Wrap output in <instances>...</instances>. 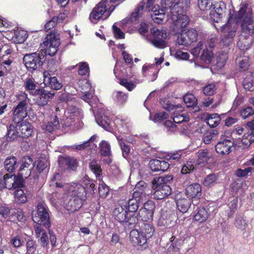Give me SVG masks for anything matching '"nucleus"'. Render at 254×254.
Returning a JSON list of instances; mask_svg holds the SVG:
<instances>
[{
    "label": "nucleus",
    "mask_w": 254,
    "mask_h": 254,
    "mask_svg": "<svg viewBox=\"0 0 254 254\" xmlns=\"http://www.w3.org/2000/svg\"><path fill=\"white\" fill-rule=\"evenodd\" d=\"M178 34L176 42L178 46L188 47L196 42L198 37V32L195 28H189L186 31L184 29L183 32Z\"/></svg>",
    "instance_id": "7"
},
{
    "label": "nucleus",
    "mask_w": 254,
    "mask_h": 254,
    "mask_svg": "<svg viewBox=\"0 0 254 254\" xmlns=\"http://www.w3.org/2000/svg\"><path fill=\"white\" fill-rule=\"evenodd\" d=\"M217 177L215 174H209L207 176H206V177H205L203 181V184L204 186L210 187L212 185H213Z\"/></svg>",
    "instance_id": "54"
},
{
    "label": "nucleus",
    "mask_w": 254,
    "mask_h": 254,
    "mask_svg": "<svg viewBox=\"0 0 254 254\" xmlns=\"http://www.w3.org/2000/svg\"><path fill=\"white\" fill-rule=\"evenodd\" d=\"M142 205H143V206L141 207V208H144L147 212H149L154 215L156 205L152 200H148L146 202L144 201Z\"/></svg>",
    "instance_id": "55"
},
{
    "label": "nucleus",
    "mask_w": 254,
    "mask_h": 254,
    "mask_svg": "<svg viewBox=\"0 0 254 254\" xmlns=\"http://www.w3.org/2000/svg\"><path fill=\"white\" fill-rule=\"evenodd\" d=\"M213 0H197V5L201 10H209L211 20L218 22L223 17L226 5L222 1L212 2Z\"/></svg>",
    "instance_id": "2"
},
{
    "label": "nucleus",
    "mask_w": 254,
    "mask_h": 254,
    "mask_svg": "<svg viewBox=\"0 0 254 254\" xmlns=\"http://www.w3.org/2000/svg\"><path fill=\"white\" fill-rule=\"evenodd\" d=\"M254 115V109L251 107L242 109L241 111V115L243 119H246Z\"/></svg>",
    "instance_id": "59"
},
{
    "label": "nucleus",
    "mask_w": 254,
    "mask_h": 254,
    "mask_svg": "<svg viewBox=\"0 0 254 254\" xmlns=\"http://www.w3.org/2000/svg\"><path fill=\"white\" fill-rule=\"evenodd\" d=\"M24 176L19 175L18 173L17 175L14 176V181L13 189L21 188L24 187Z\"/></svg>",
    "instance_id": "51"
},
{
    "label": "nucleus",
    "mask_w": 254,
    "mask_h": 254,
    "mask_svg": "<svg viewBox=\"0 0 254 254\" xmlns=\"http://www.w3.org/2000/svg\"><path fill=\"white\" fill-rule=\"evenodd\" d=\"M130 240L134 246H145L147 242V239L145 235L142 234L140 230L133 229L130 232Z\"/></svg>",
    "instance_id": "20"
},
{
    "label": "nucleus",
    "mask_w": 254,
    "mask_h": 254,
    "mask_svg": "<svg viewBox=\"0 0 254 254\" xmlns=\"http://www.w3.org/2000/svg\"><path fill=\"white\" fill-rule=\"evenodd\" d=\"M145 4L144 2H141L129 16L127 17L121 22V24H125L128 22H133L136 21L142 14Z\"/></svg>",
    "instance_id": "26"
},
{
    "label": "nucleus",
    "mask_w": 254,
    "mask_h": 254,
    "mask_svg": "<svg viewBox=\"0 0 254 254\" xmlns=\"http://www.w3.org/2000/svg\"><path fill=\"white\" fill-rule=\"evenodd\" d=\"M6 128L7 131L4 137L7 142H14L21 138L17 125L14 126L10 124Z\"/></svg>",
    "instance_id": "23"
},
{
    "label": "nucleus",
    "mask_w": 254,
    "mask_h": 254,
    "mask_svg": "<svg viewBox=\"0 0 254 254\" xmlns=\"http://www.w3.org/2000/svg\"><path fill=\"white\" fill-rule=\"evenodd\" d=\"M45 58V52L39 51L25 55L23 58V62L27 69L32 72L42 66V60Z\"/></svg>",
    "instance_id": "5"
},
{
    "label": "nucleus",
    "mask_w": 254,
    "mask_h": 254,
    "mask_svg": "<svg viewBox=\"0 0 254 254\" xmlns=\"http://www.w3.org/2000/svg\"><path fill=\"white\" fill-rule=\"evenodd\" d=\"M234 145V143L230 139L221 138V140L215 145V150L220 155H228L232 152Z\"/></svg>",
    "instance_id": "17"
},
{
    "label": "nucleus",
    "mask_w": 254,
    "mask_h": 254,
    "mask_svg": "<svg viewBox=\"0 0 254 254\" xmlns=\"http://www.w3.org/2000/svg\"><path fill=\"white\" fill-rule=\"evenodd\" d=\"M78 71L79 75H86L89 71L88 64L85 62L80 63Z\"/></svg>",
    "instance_id": "62"
},
{
    "label": "nucleus",
    "mask_w": 254,
    "mask_h": 254,
    "mask_svg": "<svg viewBox=\"0 0 254 254\" xmlns=\"http://www.w3.org/2000/svg\"><path fill=\"white\" fill-rule=\"evenodd\" d=\"M182 13H179L177 14L178 16V19L175 21L172 26V31L174 34H177L180 32H183L184 29L189 24L190 19L189 17L186 14H181Z\"/></svg>",
    "instance_id": "18"
},
{
    "label": "nucleus",
    "mask_w": 254,
    "mask_h": 254,
    "mask_svg": "<svg viewBox=\"0 0 254 254\" xmlns=\"http://www.w3.org/2000/svg\"><path fill=\"white\" fill-rule=\"evenodd\" d=\"M31 93L34 96L33 100L35 103L41 107L47 105L50 100L52 99L56 94L55 92L48 91L43 87L36 89Z\"/></svg>",
    "instance_id": "8"
},
{
    "label": "nucleus",
    "mask_w": 254,
    "mask_h": 254,
    "mask_svg": "<svg viewBox=\"0 0 254 254\" xmlns=\"http://www.w3.org/2000/svg\"><path fill=\"white\" fill-rule=\"evenodd\" d=\"M244 88L248 91H254V80L252 79V75H247L243 82Z\"/></svg>",
    "instance_id": "48"
},
{
    "label": "nucleus",
    "mask_w": 254,
    "mask_h": 254,
    "mask_svg": "<svg viewBox=\"0 0 254 254\" xmlns=\"http://www.w3.org/2000/svg\"><path fill=\"white\" fill-rule=\"evenodd\" d=\"M18 129L21 138H27L32 135L33 131L32 125L27 122L17 123Z\"/></svg>",
    "instance_id": "29"
},
{
    "label": "nucleus",
    "mask_w": 254,
    "mask_h": 254,
    "mask_svg": "<svg viewBox=\"0 0 254 254\" xmlns=\"http://www.w3.org/2000/svg\"><path fill=\"white\" fill-rule=\"evenodd\" d=\"M108 0H101L93 9L90 14L89 18L92 23H96L102 16L105 17V14L107 10Z\"/></svg>",
    "instance_id": "14"
},
{
    "label": "nucleus",
    "mask_w": 254,
    "mask_h": 254,
    "mask_svg": "<svg viewBox=\"0 0 254 254\" xmlns=\"http://www.w3.org/2000/svg\"><path fill=\"white\" fill-rule=\"evenodd\" d=\"M197 159L196 164L198 165L204 166L208 163V160L211 156L210 152L207 150H199L197 153Z\"/></svg>",
    "instance_id": "34"
},
{
    "label": "nucleus",
    "mask_w": 254,
    "mask_h": 254,
    "mask_svg": "<svg viewBox=\"0 0 254 254\" xmlns=\"http://www.w3.org/2000/svg\"><path fill=\"white\" fill-rule=\"evenodd\" d=\"M139 230L145 235V236H146L147 240L152 237L154 232L152 226L148 223H143Z\"/></svg>",
    "instance_id": "42"
},
{
    "label": "nucleus",
    "mask_w": 254,
    "mask_h": 254,
    "mask_svg": "<svg viewBox=\"0 0 254 254\" xmlns=\"http://www.w3.org/2000/svg\"><path fill=\"white\" fill-rule=\"evenodd\" d=\"M17 159L13 156H9L6 158L4 162V169L10 173H12L18 167Z\"/></svg>",
    "instance_id": "31"
},
{
    "label": "nucleus",
    "mask_w": 254,
    "mask_h": 254,
    "mask_svg": "<svg viewBox=\"0 0 254 254\" xmlns=\"http://www.w3.org/2000/svg\"><path fill=\"white\" fill-rule=\"evenodd\" d=\"M156 0H146L145 6H144V9L146 11H151L153 13L151 14V17L153 21L157 24H162L165 21L166 14L168 15L169 8H165L163 5L162 0H161V7L158 5H154Z\"/></svg>",
    "instance_id": "3"
},
{
    "label": "nucleus",
    "mask_w": 254,
    "mask_h": 254,
    "mask_svg": "<svg viewBox=\"0 0 254 254\" xmlns=\"http://www.w3.org/2000/svg\"><path fill=\"white\" fill-rule=\"evenodd\" d=\"M175 199L178 210L183 213L188 211L191 203L193 202V200L189 198L185 197L179 198L178 196H176Z\"/></svg>",
    "instance_id": "27"
},
{
    "label": "nucleus",
    "mask_w": 254,
    "mask_h": 254,
    "mask_svg": "<svg viewBox=\"0 0 254 254\" xmlns=\"http://www.w3.org/2000/svg\"><path fill=\"white\" fill-rule=\"evenodd\" d=\"M184 240L185 239L184 238H183L180 236H173L170 238V242H171V244L168 249L169 253H171L172 252H178L180 250L179 246L183 243Z\"/></svg>",
    "instance_id": "33"
},
{
    "label": "nucleus",
    "mask_w": 254,
    "mask_h": 254,
    "mask_svg": "<svg viewBox=\"0 0 254 254\" xmlns=\"http://www.w3.org/2000/svg\"><path fill=\"white\" fill-rule=\"evenodd\" d=\"M61 176L59 173L55 174L51 179L50 186H56V188H62L64 187V183L61 180Z\"/></svg>",
    "instance_id": "50"
},
{
    "label": "nucleus",
    "mask_w": 254,
    "mask_h": 254,
    "mask_svg": "<svg viewBox=\"0 0 254 254\" xmlns=\"http://www.w3.org/2000/svg\"><path fill=\"white\" fill-rule=\"evenodd\" d=\"M148 166L152 172L161 174L169 169L170 164L164 160L151 159L149 161Z\"/></svg>",
    "instance_id": "19"
},
{
    "label": "nucleus",
    "mask_w": 254,
    "mask_h": 254,
    "mask_svg": "<svg viewBox=\"0 0 254 254\" xmlns=\"http://www.w3.org/2000/svg\"><path fill=\"white\" fill-rule=\"evenodd\" d=\"M37 86V83L33 78L26 79L24 83V87L26 90H34Z\"/></svg>",
    "instance_id": "56"
},
{
    "label": "nucleus",
    "mask_w": 254,
    "mask_h": 254,
    "mask_svg": "<svg viewBox=\"0 0 254 254\" xmlns=\"http://www.w3.org/2000/svg\"><path fill=\"white\" fill-rule=\"evenodd\" d=\"M156 182L151 181L152 189L153 192V198L155 199H162L171 194L172 189L169 185L158 184Z\"/></svg>",
    "instance_id": "12"
},
{
    "label": "nucleus",
    "mask_w": 254,
    "mask_h": 254,
    "mask_svg": "<svg viewBox=\"0 0 254 254\" xmlns=\"http://www.w3.org/2000/svg\"><path fill=\"white\" fill-rule=\"evenodd\" d=\"M49 83L51 87L54 90H58L62 87V84L58 80L56 76L52 77V78L50 79V81Z\"/></svg>",
    "instance_id": "61"
},
{
    "label": "nucleus",
    "mask_w": 254,
    "mask_h": 254,
    "mask_svg": "<svg viewBox=\"0 0 254 254\" xmlns=\"http://www.w3.org/2000/svg\"><path fill=\"white\" fill-rule=\"evenodd\" d=\"M117 139L122 150L123 156L126 158L130 152V147L125 143L123 138L118 136Z\"/></svg>",
    "instance_id": "52"
},
{
    "label": "nucleus",
    "mask_w": 254,
    "mask_h": 254,
    "mask_svg": "<svg viewBox=\"0 0 254 254\" xmlns=\"http://www.w3.org/2000/svg\"><path fill=\"white\" fill-rule=\"evenodd\" d=\"M109 191V189L105 184H100L98 187L99 195L101 197L105 198Z\"/></svg>",
    "instance_id": "60"
},
{
    "label": "nucleus",
    "mask_w": 254,
    "mask_h": 254,
    "mask_svg": "<svg viewBox=\"0 0 254 254\" xmlns=\"http://www.w3.org/2000/svg\"><path fill=\"white\" fill-rule=\"evenodd\" d=\"M133 195L145 200L146 195L149 194L150 190L149 186L143 181L138 182L134 189Z\"/></svg>",
    "instance_id": "22"
},
{
    "label": "nucleus",
    "mask_w": 254,
    "mask_h": 254,
    "mask_svg": "<svg viewBox=\"0 0 254 254\" xmlns=\"http://www.w3.org/2000/svg\"><path fill=\"white\" fill-rule=\"evenodd\" d=\"M113 216L117 221L120 223H125L130 229L135 227L136 225L131 224L129 222V217L131 215L127 210V205L126 204L117 205L113 211Z\"/></svg>",
    "instance_id": "10"
},
{
    "label": "nucleus",
    "mask_w": 254,
    "mask_h": 254,
    "mask_svg": "<svg viewBox=\"0 0 254 254\" xmlns=\"http://www.w3.org/2000/svg\"><path fill=\"white\" fill-rule=\"evenodd\" d=\"M69 195L70 196L79 198L84 201L86 198V189L81 184H76L72 189H71Z\"/></svg>",
    "instance_id": "28"
},
{
    "label": "nucleus",
    "mask_w": 254,
    "mask_h": 254,
    "mask_svg": "<svg viewBox=\"0 0 254 254\" xmlns=\"http://www.w3.org/2000/svg\"><path fill=\"white\" fill-rule=\"evenodd\" d=\"M136 215H137V218L138 221L140 219L144 222L150 221L153 220V214L147 212V210L144 209V208H142L141 207L138 211Z\"/></svg>",
    "instance_id": "40"
},
{
    "label": "nucleus",
    "mask_w": 254,
    "mask_h": 254,
    "mask_svg": "<svg viewBox=\"0 0 254 254\" xmlns=\"http://www.w3.org/2000/svg\"><path fill=\"white\" fill-rule=\"evenodd\" d=\"M34 167V161L29 156H25L20 160V166L19 170V175L27 178L31 174Z\"/></svg>",
    "instance_id": "15"
},
{
    "label": "nucleus",
    "mask_w": 254,
    "mask_h": 254,
    "mask_svg": "<svg viewBox=\"0 0 254 254\" xmlns=\"http://www.w3.org/2000/svg\"><path fill=\"white\" fill-rule=\"evenodd\" d=\"M151 33L153 38L150 40V43L156 48H164L166 46V42L164 40L167 37L165 31L154 28L151 29Z\"/></svg>",
    "instance_id": "11"
},
{
    "label": "nucleus",
    "mask_w": 254,
    "mask_h": 254,
    "mask_svg": "<svg viewBox=\"0 0 254 254\" xmlns=\"http://www.w3.org/2000/svg\"><path fill=\"white\" fill-rule=\"evenodd\" d=\"M185 194L191 200L200 199L201 195V186L198 183H193L188 186L185 189Z\"/></svg>",
    "instance_id": "21"
},
{
    "label": "nucleus",
    "mask_w": 254,
    "mask_h": 254,
    "mask_svg": "<svg viewBox=\"0 0 254 254\" xmlns=\"http://www.w3.org/2000/svg\"><path fill=\"white\" fill-rule=\"evenodd\" d=\"M60 127V123L57 116H55L53 121L48 122L45 126V129L49 132H52Z\"/></svg>",
    "instance_id": "45"
},
{
    "label": "nucleus",
    "mask_w": 254,
    "mask_h": 254,
    "mask_svg": "<svg viewBox=\"0 0 254 254\" xmlns=\"http://www.w3.org/2000/svg\"><path fill=\"white\" fill-rule=\"evenodd\" d=\"M234 225L236 228L244 231L245 233L249 226L248 221L242 215H238L235 218Z\"/></svg>",
    "instance_id": "36"
},
{
    "label": "nucleus",
    "mask_w": 254,
    "mask_h": 254,
    "mask_svg": "<svg viewBox=\"0 0 254 254\" xmlns=\"http://www.w3.org/2000/svg\"><path fill=\"white\" fill-rule=\"evenodd\" d=\"M239 23L243 33L252 35L254 32V16L251 6L241 3L237 12L230 13L227 22L221 28V42L228 47L234 43Z\"/></svg>",
    "instance_id": "1"
},
{
    "label": "nucleus",
    "mask_w": 254,
    "mask_h": 254,
    "mask_svg": "<svg viewBox=\"0 0 254 254\" xmlns=\"http://www.w3.org/2000/svg\"><path fill=\"white\" fill-rule=\"evenodd\" d=\"M114 100L119 104L123 105L127 101V94L121 91H115L113 94Z\"/></svg>",
    "instance_id": "41"
},
{
    "label": "nucleus",
    "mask_w": 254,
    "mask_h": 254,
    "mask_svg": "<svg viewBox=\"0 0 254 254\" xmlns=\"http://www.w3.org/2000/svg\"><path fill=\"white\" fill-rule=\"evenodd\" d=\"M236 62L238 64L240 68L243 71L247 70L250 65L249 58L247 56L237 58Z\"/></svg>",
    "instance_id": "43"
},
{
    "label": "nucleus",
    "mask_w": 254,
    "mask_h": 254,
    "mask_svg": "<svg viewBox=\"0 0 254 254\" xmlns=\"http://www.w3.org/2000/svg\"><path fill=\"white\" fill-rule=\"evenodd\" d=\"M58 165L62 170H69L73 172L77 171L79 162L74 157L60 155L58 157Z\"/></svg>",
    "instance_id": "13"
},
{
    "label": "nucleus",
    "mask_w": 254,
    "mask_h": 254,
    "mask_svg": "<svg viewBox=\"0 0 254 254\" xmlns=\"http://www.w3.org/2000/svg\"><path fill=\"white\" fill-rule=\"evenodd\" d=\"M183 100L188 108H195L194 111H197L199 108L197 106V100L192 94H187L183 97Z\"/></svg>",
    "instance_id": "37"
},
{
    "label": "nucleus",
    "mask_w": 254,
    "mask_h": 254,
    "mask_svg": "<svg viewBox=\"0 0 254 254\" xmlns=\"http://www.w3.org/2000/svg\"><path fill=\"white\" fill-rule=\"evenodd\" d=\"M15 201L19 204H24L27 201V196L21 189L17 190L14 192Z\"/></svg>",
    "instance_id": "44"
},
{
    "label": "nucleus",
    "mask_w": 254,
    "mask_h": 254,
    "mask_svg": "<svg viewBox=\"0 0 254 254\" xmlns=\"http://www.w3.org/2000/svg\"><path fill=\"white\" fill-rule=\"evenodd\" d=\"M97 123L104 128L107 129L109 127L110 120L100 110L97 111L95 116Z\"/></svg>",
    "instance_id": "32"
},
{
    "label": "nucleus",
    "mask_w": 254,
    "mask_h": 254,
    "mask_svg": "<svg viewBox=\"0 0 254 254\" xmlns=\"http://www.w3.org/2000/svg\"><path fill=\"white\" fill-rule=\"evenodd\" d=\"M14 175L10 173L3 175L6 189H8V190L13 189V183H14Z\"/></svg>",
    "instance_id": "53"
},
{
    "label": "nucleus",
    "mask_w": 254,
    "mask_h": 254,
    "mask_svg": "<svg viewBox=\"0 0 254 254\" xmlns=\"http://www.w3.org/2000/svg\"><path fill=\"white\" fill-rule=\"evenodd\" d=\"M145 200L133 195L132 198L128 200L127 210L131 215L129 219V222L131 224H136L138 223L137 210L139 207L144 203Z\"/></svg>",
    "instance_id": "9"
},
{
    "label": "nucleus",
    "mask_w": 254,
    "mask_h": 254,
    "mask_svg": "<svg viewBox=\"0 0 254 254\" xmlns=\"http://www.w3.org/2000/svg\"><path fill=\"white\" fill-rule=\"evenodd\" d=\"M190 118L188 116H184V115H178L173 118V121L175 124H181L188 122Z\"/></svg>",
    "instance_id": "63"
},
{
    "label": "nucleus",
    "mask_w": 254,
    "mask_h": 254,
    "mask_svg": "<svg viewBox=\"0 0 254 254\" xmlns=\"http://www.w3.org/2000/svg\"><path fill=\"white\" fill-rule=\"evenodd\" d=\"M99 151L102 157H108L103 161L109 165L112 162V159L110 158L111 150L110 143L105 140H102L99 143Z\"/></svg>",
    "instance_id": "25"
},
{
    "label": "nucleus",
    "mask_w": 254,
    "mask_h": 254,
    "mask_svg": "<svg viewBox=\"0 0 254 254\" xmlns=\"http://www.w3.org/2000/svg\"><path fill=\"white\" fill-rule=\"evenodd\" d=\"M25 242V239L21 235H17L12 236L10 239V243L15 248H20Z\"/></svg>",
    "instance_id": "49"
},
{
    "label": "nucleus",
    "mask_w": 254,
    "mask_h": 254,
    "mask_svg": "<svg viewBox=\"0 0 254 254\" xmlns=\"http://www.w3.org/2000/svg\"><path fill=\"white\" fill-rule=\"evenodd\" d=\"M196 213L193 216L195 221L203 222L206 220L208 217V211L203 207H197L194 210Z\"/></svg>",
    "instance_id": "35"
},
{
    "label": "nucleus",
    "mask_w": 254,
    "mask_h": 254,
    "mask_svg": "<svg viewBox=\"0 0 254 254\" xmlns=\"http://www.w3.org/2000/svg\"><path fill=\"white\" fill-rule=\"evenodd\" d=\"M27 115L26 101L22 100L14 108L13 121L16 123H21Z\"/></svg>",
    "instance_id": "16"
},
{
    "label": "nucleus",
    "mask_w": 254,
    "mask_h": 254,
    "mask_svg": "<svg viewBox=\"0 0 254 254\" xmlns=\"http://www.w3.org/2000/svg\"><path fill=\"white\" fill-rule=\"evenodd\" d=\"M215 90V85L214 83H210L203 87V92L206 96H211L214 94Z\"/></svg>",
    "instance_id": "58"
},
{
    "label": "nucleus",
    "mask_w": 254,
    "mask_h": 254,
    "mask_svg": "<svg viewBox=\"0 0 254 254\" xmlns=\"http://www.w3.org/2000/svg\"><path fill=\"white\" fill-rule=\"evenodd\" d=\"M83 201L82 199L69 195V199L66 203V208L70 212H74L82 206Z\"/></svg>",
    "instance_id": "30"
},
{
    "label": "nucleus",
    "mask_w": 254,
    "mask_h": 254,
    "mask_svg": "<svg viewBox=\"0 0 254 254\" xmlns=\"http://www.w3.org/2000/svg\"><path fill=\"white\" fill-rule=\"evenodd\" d=\"M245 137L242 139V142L243 144H245L247 145L250 146L253 142H254V132H250L247 136L246 134L244 135Z\"/></svg>",
    "instance_id": "64"
},
{
    "label": "nucleus",
    "mask_w": 254,
    "mask_h": 254,
    "mask_svg": "<svg viewBox=\"0 0 254 254\" xmlns=\"http://www.w3.org/2000/svg\"><path fill=\"white\" fill-rule=\"evenodd\" d=\"M179 2L178 0L175 2V4L177 6H172L169 9V13L172 14L173 16L175 14H179V13H183L186 11L188 8L190 7V0H180Z\"/></svg>",
    "instance_id": "24"
},
{
    "label": "nucleus",
    "mask_w": 254,
    "mask_h": 254,
    "mask_svg": "<svg viewBox=\"0 0 254 254\" xmlns=\"http://www.w3.org/2000/svg\"><path fill=\"white\" fill-rule=\"evenodd\" d=\"M120 84L125 87L129 91H132L136 86L135 84L131 81H128L127 79L123 78L120 80Z\"/></svg>",
    "instance_id": "57"
},
{
    "label": "nucleus",
    "mask_w": 254,
    "mask_h": 254,
    "mask_svg": "<svg viewBox=\"0 0 254 254\" xmlns=\"http://www.w3.org/2000/svg\"><path fill=\"white\" fill-rule=\"evenodd\" d=\"M32 219L34 223L46 228H49L51 226L49 209L46 205L41 203H39L36 210L33 211Z\"/></svg>",
    "instance_id": "4"
},
{
    "label": "nucleus",
    "mask_w": 254,
    "mask_h": 254,
    "mask_svg": "<svg viewBox=\"0 0 254 254\" xmlns=\"http://www.w3.org/2000/svg\"><path fill=\"white\" fill-rule=\"evenodd\" d=\"M36 162V169L39 173L46 170H48L50 162L45 156H41L36 161L34 162V164Z\"/></svg>",
    "instance_id": "39"
},
{
    "label": "nucleus",
    "mask_w": 254,
    "mask_h": 254,
    "mask_svg": "<svg viewBox=\"0 0 254 254\" xmlns=\"http://www.w3.org/2000/svg\"><path fill=\"white\" fill-rule=\"evenodd\" d=\"M213 57V54L211 50L207 49H204L202 53L200 56V59L206 64H209L211 63L212 58Z\"/></svg>",
    "instance_id": "46"
},
{
    "label": "nucleus",
    "mask_w": 254,
    "mask_h": 254,
    "mask_svg": "<svg viewBox=\"0 0 254 254\" xmlns=\"http://www.w3.org/2000/svg\"><path fill=\"white\" fill-rule=\"evenodd\" d=\"M89 168L92 173L95 175L96 178L100 180L102 178V169L101 165L96 159L92 160L89 163Z\"/></svg>",
    "instance_id": "38"
},
{
    "label": "nucleus",
    "mask_w": 254,
    "mask_h": 254,
    "mask_svg": "<svg viewBox=\"0 0 254 254\" xmlns=\"http://www.w3.org/2000/svg\"><path fill=\"white\" fill-rule=\"evenodd\" d=\"M46 40L43 42V45L46 47V49H42L40 51H44L45 53V57L47 54L53 57L58 52L59 46L60 44V39L59 34L51 31L47 36Z\"/></svg>",
    "instance_id": "6"
},
{
    "label": "nucleus",
    "mask_w": 254,
    "mask_h": 254,
    "mask_svg": "<svg viewBox=\"0 0 254 254\" xmlns=\"http://www.w3.org/2000/svg\"><path fill=\"white\" fill-rule=\"evenodd\" d=\"M173 180V176L171 175H165L159 177H156L152 181L156 182L158 184H166L170 183Z\"/></svg>",
    "instance_id": "47"
}]
</instances>
